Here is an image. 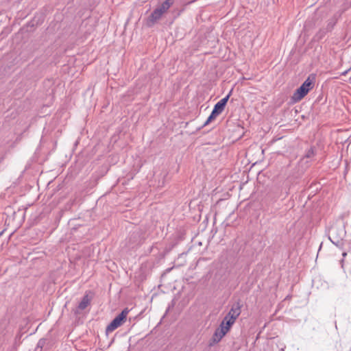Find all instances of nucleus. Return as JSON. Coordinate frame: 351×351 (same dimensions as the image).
Here are the masks:
<instances>
[{
  "mask_svg": "<svg viewBox=\"0 0 351 351\" xmlns=\"http://www.w3.org/2000/svg\"><path fill=\"white\" fill-rule=\"evenodd\" d=\"M314 76H308L304 83L295 91L292 96V99L297 102L304 98L307 93L313 88Z\"/></svg>",
  "mask_w": 351,
  "mask_h": 351,
  "instance_id": "1",
  "label": "nucleus"
},
{
  "mask_svg": "<svg viewBox=\"0 0 351 351\" xmlns=\"http://www.w3.org/2000/svg\"><path fill=\"white\" fill-rule=\"evenodd\" d=\"M241 313L239 304H234L221 323V329H228Z\"/></svg>",
  "mask_w": 351,
  "mask_h": 351,
  "instance_id": "2",
  "label": "nucleus"
},
{
  "mask_svg": "<svg viewBox=\"0 0 351 351\" xmlns=\"http://www.w3.org/2000/svg\"><path fill=\"white\" fill-rule=\"evenodd\" d=\"M130 310L128 308H124L114 319L109 324L106 329H116L120 327L127 320Z\"/></svg>",
  "mask_w": 351,
  "mask_h": 351,
  "instance_id": "3",
  "label": "nucleus"
},
{
  "mask_svg": "<svg viewBox=\"0 0 351 351\" xmlns=\"http://www.w3.org/2000/svg\"><path fill=\"white\" fill-rule=\"evenodd\" d=\"M337 232V229L335 228H333L331 230L330 236L329 237V239L335 245L339 246L341 244V241L345 234V232L343 229H340L339 233L338 234L337 237H335V234H336Z\"/></svg>",
  "mask_w": 351,
  "mask_h": 351,
  "instance_id": "4",
  "label": "nucleus"
},
{
  "mask_svg": "<svg viewBox=\"0 0 351 351\" xmlns=\"http://www.w3.org/2000/svg\"><path fill=\"white\" fill-rule=\"evenodd\" d=\"M91 300V297H90L87 293L85 294L78 306L74 310L75 314H80L84 310H85L88 305H90Z\"/></svg>",
  "mask_w": 351,
  "mask_h": 351,
  "instance_id": "5",
  "label": "nucleus"
},
{
  "mask_svg": "<svg viewBox=\"0 0 351 351\" xmlns=\"http://www.w3.org/2000/svg\"><path fill=\"white\" fill-rule=\"evenodd\" d=\"M219 114V101L217 102L214 106L213 112L208 117L207 120L204 122L203 126L207 125L209 123H210L213 120H214L217 116Z\"/></svg>",
  "mask_w": 351,
  "mask_h": 351,
  "instance_id": "6",
  "label": "nucleus"
},
{
  "mask_svg": "<svg viewBox=\"0 0 351 351\" xmlns=\"http://www.w3.org/2000/svg\"><path fill=\"white\" fill-rule=\"evenodd\" d=\"M163 13L160 11V9H158V8H156L152 13L150 15V21L152 23H155L158 20H159L161 16H162Z\"/></svg>",
  "mask_w": 351,
  "mask_h": 351,
  "instance_id": "7",
  "label": "nucleus"
},
{
  "mask_svg": "<svg viewBox=\"0 0 351 351\" xmlns=\"http://www.w3.org/2000/svg\"><path fill=\"white\" fill-rule=\"evenodd\" d=\"M173 3L174 0H165L158 8L160 9V11L164 14L169 9Z\"/></svg>",
  "mask_w": 351,
  "mask_h": 351,
  "instance_id": "8",
  "label": "nucleus"
},
{
  "mask_svg": "<svg viewBox=\"0 0 351 351\" xmlns=\"http://www.w3.org/2000/svg\"><path fill=\"white\" fill-rule=\"evenodd\" d=\"M230 97V94H228L224 98L221 99V112L222 111L223 106L226 104Z\"/></svg>",
  "mask_w": 351,
  "mask_h": 351,
  "instance_id": "9",
  "label": "nucleus"
},
{
  "mask_svg": "<svg viewBox=\"0 0 351 351\" xmlns=\"http://www.w3.org/2000/svg\"><path fill=\"white\" fill-rule=\"evenodd\" d=\"M45 341L46 340L45 339H40L37 343V347L43 349V346L45 344Z\"/></svg>",
  "mask_w": 351,
  "mask_h": 351,
  "instance_id": "10",
  "label": "nucleus"
},
{
  "mask_svg": "<svg viewBox=\"0 0 351 351\" xmlns=\"http://www.w3.org/2000/svg\"><path fill=\"white\" fill-rule=\"evenodd\" d=\"M219 330H215V337H213V342L212 343H210V346H211L213 345V343H215V342H218L219 341V339H217V337L218 336V333H219Z\"/></svg>",
  "mask_w": 351,
  "mask_h": 351,
  "instance_id": "11",
  "label": "nucleus"
},
{
  "mask_svg": "<svg viewBox=\"0 0 351 351\" xmlns=\"http://www.w3.org/2000/svg\"><path fill=\"white\" fill-rule=\"evenodd\" d=\"M314 155V151L313 149H311L308 151V152L306 153V157L307 158H310L311 156H313Z\"/></svg>",
  "mask_w": 351,
  "mask_h": 351,
  "instance_id": "12",
  "label": "nucleus"
},
{
  "mask_svg": "<svg viewBox=\"0 0 351 351\" xmlns=\"http://www.w3.org/2000/svg\"><path fill=\"white\" fill-rule=\"evenodd\" d=\"M227 330H221V338L226 334Z\"/></svg>",
  "mask_w": 351,
  "mask_h": 351,
  "instance_id": "13",
  "label": "nucleus"
},
{
  "mask_svg": "<svg viewBox=\"0 0 351 351\" xmlns=\"http://www.w3.org/2000/svg\"><path fill=\"white\" fill-rule=\"evenodd\" d=\"M42 350H43L42 348H38V347L36 346L35 350H34V351H42Z\"/></svg>",
  "mask_w": 351,
  "mask_h": 351,
  "instance_id": "14",
  "label": "nucleus"
},
{
  "mask_svg": "<svg viewBox=\"0 0 351 351\" xmlns=\"http://www.w3.org/2000/svg\"><path fill=\"white\" fill-rule=\"evenodd\" d=\"M347 73H348V71H346L343 73H342V75H346L347 74Z\"/></svg>",
  "mask_w": 351,
  "mask_h": 351,
  "instance_id": "15",
  "label": "nucleus"
},
{
  "mask_svg": "<svg viewBox=\"0 0 351 351\" xmlns=\"http://www.w3.org/2000/svg\"><path fill=\"white\" fill-rule=\"evenodd\" d=\"M342 255H343V257H345V256H346L347 253H346V252H343V253L342 254Z\"/></svg>",
  "mask_w": 351,
  "mask_h": 351,
  "instance_id": "16",
  "label": "nucleus"
},
{
  "mask_svg": "<svg viewBox=\"0 0 351 351\" xmlns=\"http://www.w3.org/2000/svg\"><path fill=\"white\" fill-rule=\"evenodd\" d=\"M41 324H40L37 327H36V330H38L39 327L40 326Z\"/></svg>",
  "mask_w": 351,
  "mask_h": 351,
  "instance_id": "17",
  "label": "nucleus"
},
{
  "mask_svg": "<svg viewBox=\"0 0 351 351\" xmlns=\"http://www.w3.org/2000/svg\"><path fill=\"white\" fill-rule=\"evenodd\" d=\"M109 331H110V330H106V335H108V332H109Z\"/></svg>",
  "mask_w": 351,
  "mask_h": 351,
  "instance_id": "18",
  "label": "nucleus"
},
{
  "mask_svg": "<svg viewBox=\"0 0 351 351\" xmlns=\"http://www.w3.org/2000/svg\"><path fill=\"white\" fill-rule=\"evenodd\" d=\"M3 232H0V236L2 234Z\"/></svg>",
  "mask_w": 351,
  "mask_h": 351,
  "instance_id": "19",
  "label": "nucleus"
}]
</instances>
